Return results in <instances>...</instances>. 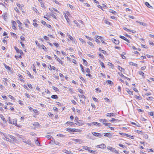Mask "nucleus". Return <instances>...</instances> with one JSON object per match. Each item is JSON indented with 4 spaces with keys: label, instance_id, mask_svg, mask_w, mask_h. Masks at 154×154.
<instances>
[{
    "label": "nucleus",
    "instance_id": "obj_28",
    "mask_svg": "<svg viewBox=\"0 0 154 154\" xmlns=\"http://www.w3.org/2000/svg\"><path fill=\"white\" fill-rule=\"evenodd\" d=\"M82 60L83 62V64L84 65H85V66H87L88 64V62H87V61L84 59H82Z\"/></svg>",
    "mask_w": 154,
    "mask_h": 154
},
{
    "label": "nucleus",
    "instance_id": "obj_4",
    "mask_svg": "<svg viewBox=\"0 0 154 154\" xmlns=\"http://www.w3.org/2000/svg\"><path fill=\"white\" fill-rule=\"evenodd\" d=\"M92 134L93 135L96 137H102V135L100 133H96L95 132H92Z\"/></svg>",
    "mask_w": 154,
    "mask_h": 154
},
{
    "label": "nucleus",
    "instance_id": "obj_17",
    "mask_svg": "<svg viewBox=\"0 0 154 154\" xmlns=\"http://www.w3.org/2000/svg\"><path fill=\"white\" fill-rule=\"evenodd\" d=\"M2 17L5 20H6L7 17V14L6 13L2 15Z\"/></svg>",
    "mask_w": 154,
    "mask_h": 154
},
{
    "label": "nucleus",
    "instance_id": "obj_53",
    "mask_svg": "<svg viewBox=\"0 0 154 154\" xmlns=\"http://www.w3.org/2000/svg\"><path fill=\"white\" fill-rule=\"evenodd\" d=\"M67 6L68 5L69 6V7L71 8V9H73V6L72 5H70L69 4H67Z\"/></svg>",
    "mask_w": 154,
    "mask_h": 154
},
{
    "label": "nucleus",
    "instance_id": "obj_2",
    "mask_svg": "<svg viewBox=\"0 0 154 154\" xmlns=\"http://www.w3.org/2000/svg\"><path fill=\"white\" fill-rule=\"evenodd\" d=\"M66 131H68L69 132H80L82 131V130L80 129H78L75 128H67Z\"/></svg>",
    "mask_w": 154,
    "mask_h": 154
},
{
    "label": "nucleus",
    "instance_id": "obj_34",
    "mask_svg": "<svg viewBox=\"0 0 154 154\" xmlns=\"http://www.w3.org/2000/svg\"><path fill=\"white\" fill-rule=\"evenodd\" d=\"M52 88L55 91H59V89L56 87L53 86Z\"/></svg>",
    "mask_w": 154,
    "mask_h": 154
},
{
    "label": "nucleus",
    "instance_id": "obj_59",
    "mask_svg": "<svg viewBox=\"0 0 154 154\" xmlns=\"http://www.w3.org/2000/svg\"><path fill=\"white\" fill-rule=\"evenodd\" d=\"M25 95L26 97H27V98H30V96L29 94L26 93L25 94Z\"/></svg>",
    "mask_w": 154,
    "mask_h": 154
},
{
    "label": "nucleus",
    "instance_id": "obj_46",
    "mask_svg": "<svg viewBox=\"0 0 154 154\" xmlns=\"http://www.w3.org/2000/svg\"><path fill=\"white\" fill-rule=\"evenodd\" d=\"M67 35L69 38L71 40H72L73 38L69 34H67Z\"/></svg>",
    "mask_w": 154,
    "mask_h": 154
},
{
    "label": "nucleus",
    "instance_id": "obj_24",
    "mask_svg": "<svg viewBox=\"0 0 154 154\" xmlns=\"http://www.w3.org/2000/svg\"><path fill=\"white\" fill-rule=\"evenodd\" d=\"M51 98L52 99H58V96L56 95H53L51 96Z\"/></svg>",
    "mask_w": 154,
    "mask_h": 154
},
{
    "label": "nucleus",
    "instance_id": "obj_39",
    "mask_svg": "<svg viewBox=\"0 0 154 154\" xmlns=\"http://www.w3.org/2000/svg\"><path fill=\"white\" fill-rule=\"evenodd\" d=\"M64 16L65 17L66 20L67 21V22H68V20H69V18H68L67 16H66V14H64Z\"/></svg>",
    "mask_w": 154,
    "mask_h": 154
},
{
    "label": "nucleus",
    "instance_id": "obj_55",
    "mask_svg": "<svg viewBox=\"0 0 154 154\" xmlns=\"http://www.w3.org/2000/svg\"><path fill=\"white\" fill-rule=\"evenodd\" d=\"M15 57L17 59V58L18 57L19 58H22L21 56V55H19L18 56L15 55Z\"/></svg>",
    "mask_w": 154,
    "mask_h": 154
},
{
    "label": "nucleus",
    "instance_id": "obj_40",
    "mask_svg": "<svg viewBox=\"0 0 154 154\" xmlns=\"http://www.w3.org/2000/svg\"><path fill=\"white\" fill-rule=\"evenodd\" d=\"M52 1L54 2H55V3L59 5H61L60 3H59L57 1H56V0H52Z\"/></svg>",
    "mask_w": 154,
    "mask_h": 154
},
{
    "label": "nucleus",
    "instance_id": "obj_16",
    "mask_svg": "<svg viewBox=\"0 0 154 154\" xmlns=\"http://www.w3.org/2000/svg\"><path fill=\"white\" fill-rule=\"evenodd\" d=\"M66 124H68L69 125H70L71 126H72V125H74L75 126V124L72 122H67L66 123Z\"/></svg>",
    "mask_w": 154,
    "mask_h": 154
},
{
    "label": "nucleus",
    "instance_id": "obj_51",
    "mask_svg": "<svg viewBox=\"0 0 154 154\" xmlns=\"http://www.w3.org/2000/svg\"><path fill=\"white\" fill-rule=\"evenodd\" d=\"M35 144H40V143L38 141V140L37 139L35 142Z\"/></svg>",
    "mask_w": 154,
    "mask_h": 154
},
{
    "label": "nucleus",
    "instance_id": "obj_60",
    "mask_svg": "<svg viewBox=\"0 0 154 154\" xmlns=\"http://www.w3.org/2000/svg\"><path fill=\"white\" fill-rule=\"evenodd\" d=\"M51 15L55 19H57V17H56L55 15H54L53 14H52L51 13Z\"/></svg>",
    "mask_w": 154,
    "mask_h": 154
},
{
    "label": "nucleus",
    "instance_id": "obj_47",
    "mask_svg": "<svg viewBox=\"0 0 154 154\" xmlns=\"http://www.w3.org/2000/svg\"><path fill=\"white\" fill-rule=\"evenodd\" d=\"M107 82L109 84H110V85H112L113 84L112 82L110 80H108Z\"/></svg>",
    "mask_w": 154,
    "mask_h": 154
},
{
    "label": "nucleus",
    "instance_id": "obj_50",
    "mask_svg": "<svg viewBox=\"0 0 154 154\" xmlns=\"http://www.w3.org/2000/svg\"><path fill=\"white\" fill-rule=\"evenodd\" d=\"M53 44L57 48L59 46V45L58 43H54Z\"/></svg>",
    "mask_w": 154,
    "mask_h": 154
},
{
    "label": "nucleus",
    "instance_id": "obj_61",
    "mask_svg": "<svg viewBox=\"0 0 154 154\" xmlns=\"http://www.w3.org/2000/svg\"><path fill=\"white\" fill-rule=\"evenodd\" d=\"M99 56L102 59L104 58V56L101 54H99Z\"/></svg>",
    "mask_w": 154,
    "mask_h": 154
},
{
    "label": "nucleus",
    "instance_id": "obj_11",
    "mask_svg": "<svg viewBox=\"0 0 154 154\" xmlns=\"http://www.w3.org/2000/svg\"><path fill=\"white\" fill-rule=\"evenodd\" d=\"M112 41L116 45H118L119 43V40H116L114 38L112 39Z\"/></svg>",
    "mask_w": 154,
    "mask_h": 154
},
{
    "label": "nucleus",
    "instance_id": "obj_48",
    "mask_svg": "<svg viewBox=\"0 0 154 154\" xmlns=\"http://www.w3.org/2000/svg\"><path fill=\"white\" fill-rule=\"evenodd\" d=\"M88 43L91 46L93 47L94 46L93 43L91 42H88Z\"/></svg>",
    "mask_w": 154,
    "mask_h": 154
},
{
    "label": "nucleus",
    "instance_id": "obj_52",
    "mask_svg": "<svg viewBox=\"0 0 154 154\" xmlns=\"http://www.w3.org/2000/svg\"><path fill=\"white\" fill-rule=\"evenodd\" d=\"M135 97L139 99V100H141V98L139 97V96H138L136 95H135Z\"/></svg>",
    "mask_w": 154,
    "mask_h": 154
},
{
    "label": "nucleus",
    "instance_id": "obj_6",
    "mask_svg": "<svg viewBox=\"0 0 154 154\" xmlns=\"http://www.w3.org/2000/svg\"><path fill=\"white\" fill-rule=\"evenodd\" d=\"M75 122H77V123H75V124L78 125L79 126H82L84 124L83 121L82 120H79L76 121Z\"/></svg>",
    "mask_w": 154,
    "mask_h": 154
},
{
    "label": "nucleus",
    "instance_id": "obj_43",
    "mask_svg": "<svg viewBox=\"0 0 154 154\" xmlns=\"http://www.w3.org/2000/svg\"><path fill=\"white\" fill-rule=\"evenodd\" d=\"M118 74L122 77H125V76L121 72H119Z\"/></svg>",
    "mask_w": 154,
    "mask_h": 154
},
{
    "label": "nucleus",
    "instance_id": "obj_25",
    "mask_svg": "<svg viewBox=\"0 0 154 154\" xmlns=\"http://www.w3.org/2000/svg\"><path fill=\"white\" fill-rule=\"evenodd\" d=\"M99 121L103 123H104L105 122H108L106 119H101L99 120Z\"/></svg>",
    "mask_w": 154,
    "mask_h": 154
},
{
    "label": "nucleus",
    "instance_id": "obj_10",
    "mask_svg": "<svg viewBox=\"0 0 154 154\" xmlns=\"http://www.w3.org/2000/svg\"><path fill=\"white\" fill-rule=\"evenodd\" d=\"M12 29H14L15 30L16 29V27L15 26V25L16 24V22L13 20L12 21Z\"/></svg>",
    "mask_w": 154,
    "mask_h": 154
},
{
    "label": "nucleus",
    "instance_id": "obj_29",
    "mask_svg": "<svg viewBox=\"0 0 154 154\" xmlns=\"http://www.w3.org/2000/svg\"><path fill=\"white\" fill-rule=\"evenodd\" d=\"M104 22L105 23L107 24H108L109 25H111V23L109 21H107L106 20H104Z\"/></svg>",
    "mask_w": 154,
    "mask_h": 154
},
{
    "label": "nucleus",
    "instance_id": "obj_35",
    "mask_svg": "<svg viewBox=\"0 0 154 154\" xmlns=\"http://www.w3.org/2000/svg\"><path fill=\"white\" fill-rule=\"evenodd\" d=\"M103 124L104 125L106 126L111 125V124L110 123H103Z\"/></svg>",
    "mask_w": 154,
    "mask_h": 154
},
{
    "label": "nucleus",
    "instance_id": "obj_12",
    "mask_svg": "<svg viewBox=\"0 0 154 154\" xmlns=\"http://www.w3.org/2000/svg\"><path fill=\"white\" fill-rule=\"evenodd\" d=\"M119 37L120 38L123 39L124 40L126 41L128 43H129L130 42L129 41L127 38H126L124 36L120 35L119 36Z\"/></svg>",
    "mask_w": 154,
    "mask_h": 154
},
{
    "label": "nucleus",
    "instance_id": "obj_41",
    "mask_svg": "<svg viewBox=\"0 0 154 154\" xmlns=\"http://www.w3.org/2000/svg\"><path fill=\"white\" fill-rule=\"evenodd\" d=\"M127 92L129 94L131 95H133V92L130 91L129 89H128V91H127Z\"/></svg>",
    "mask_w": 154,
    "mask_h": 154
},
{
    "label": "nucleus",
    "instance_id": "obj_19",
    "mask_svg": "<svg viewBox=\"0 0 154 154\" xmlns=\"http://www.w3.org/2000/svg\"><path fill=\"white\" fill-rule=\"evenodd\" d=\"M118 69L121 72H124L125 71V69L120 66H118Z\"/></svg>",
    "mask_w": 154,
    "mask_h": 154
},
{
    "label": "nucleus",
    "instance_id": "obj_64",
    "mask_svg": "<svg viewBox=\"0 0 154 154\" xmlns=\"http://www.w3.org/2000/svg\"><path fill=\"white\" fill-rule=\"evenodd\" d=\"M149 44L150 45H154V43L153 42H151L149 40Z\"/></svg>",
    "mask_w": 154,
    "mask_h": 154
},
{
    "label": "nucleus",
    "instance_id": "obj_56",
    "mask_svg": "<svg viewBox=\"0 0 154 154\" xmlns=\"http://www.w3.org/2000/svg\"><path fill=\"white\" fill-rule=\"evenodd\" d=\"M20 38L22 41H25V38L23 37V36H21L20 37Z\"/></svg>",
    "mask_w": 154,
    "mask_h": 154
},
{
    "label": "nucleus",
    "instance_id": "obj_33",
    "mask_svg": "<svg viewBox=\"0 0 154 154\" xmlns=\"http://www.w3.org/2000/svg\"><path fill=\"white\" fill-rule=\"evenodd\" d=\"M80 66L81 68V70H82V72H85V71L84 69V68H83L84 67L81 64H80Z\"/></svg>",
    "mask_w": 154,
    "mask_h": 154
},
{
    "label": "nucleus",
    "instance_id": "obj_15",
    "mask_svg": "<svg viewBox=\"0 0 154 154\" xmlns=\"http://www.w3.org/2000/svg\"><path fill=\"white\" fill-rule=\"evenodd\" d=\"M3 65L7 69L10 71L11 70L10 67L9 66H7L5 63H4Z\"/></svg>",
    "mask_w": 154,
    "mask_h": 154
},
{
    "label": "nucleus",
    "instance_id": "obj_5",
    "mask_svg": "<svg viewBox=\"0 0 154 154\" xmlns=\"http://www.w3.org/2000/svg\"><path fill=\"white\" fill-rule=\"evenodd\" d=\"M54 55L55 59L58 61L60 64H62L63 66V64L62 62V61L56 55H55L54 54Z\"/></svg>",
    "mask_w": 154,
    "mask_h": 154
},
{
    "label": "nucleus",
    "instance_id": "obj_1",
    "mask_svg": "<svg viewBox=\"0 0 154 154\" xmlns=\"http://www.w3.org/2000/svg\"><path fill=\"white\" fill-rule=\"evenodd\" d=\"M1 133L4 136V137H2V138L4 139L9 142L14 141V140L15 137L14 136L11 135H7L6 134H3L1 132Z\"/></svg>",
    "mask_w": 154,
    "mask_h": 154
},
{
    "label": "nucleus",
    "instance_id": "obj_14",
    "mask_svg": "<svg viewBox=\"0 0 154 154\" xmlns=\"http://www.w3.org/2000/svg\"><path fill=\"white\" fill-rule=\"evenodd\" d=\"M96 147L101 149H105L106 148V145H97Z\"/></svg>",
    "mask_w": 154,
    "mask_h": 154
},
{
    "label": "nucleus",
    "instance_id": "obj_21",
    "mask_svg": "<svg viewBox=\"0 0 154 154\" xmlns=\"http://www.w3.org/2000/svg\"><path fill=\"white\" fill-rule=\"evenodd\" d=\"M33 126L36 127H39L40 126L39 124L37 122H34L33 123Z\"/></svg>",
    "mask_w": 154,
    "mask_h": 154
},
{
    "label": "nucleus",
    "instance_id": "obj_36",
    "mask_svg": "<svg viewBox=\"0 0 154 154\" xmlns=\"http://www.w3.org/2000/svg\"><path fill=\"white\" fill-rule=\"evenodd\" d=\"M120 134L122 135L126 136V137H129V135L125 133H120Z\"/></svg>",
    "mask_w": 154,
    "mask_h": 154
},
{
    "label": "nucleus",
    "instance_id": "obj_54",
    "mask_svg": "<svg viewBox=\"0 0 154 154\" xmlns=\"http://www.w3.org/2000/svg\"><path fill=\"white\" fill-rule=\"evenodd\" d=\"M42 49L45 51H46L47 49L44 46V45H42Z\"/></svg>",
    "mask_w": 154,
    "mask_h": 154
},
{
    "label": "nucleus",
    "instance_id": "obj_27",
    "mask_svg": "<svg viewBox=\"0 0 154 154\" xmlns=\"http://www.w3.org/2000/svg\"><path fill=\"white\" fill-rule=\"evenodd\" d=\"M27 74L31 78H34V76L33 75H31L30 73L28 71H27Z\"/></svg>",
    "mask_w": 154,
    "mask_h": 154
},
{
    "label": "nucleus",
    "instance_id": "obj_30",
    "mask_svg": "<svg viewBox=\"0 0 154 154\" xmlns=\"http://www.w3.org/2000/svg\"><path fill=\"white\" fill-rule=\"evenodd\" d=\"M139 73L140 75H142L143 76V77L144 76V73L143 72L141 71H139Z\"/></svg>",
    "mask_w": 154,
    "mask_h": 154
},
{
    "label": "nucleus",
    "instance_id": "obj_44",
    "mask_svg": "<svg viewBox=\"0 0 154 154\" xmlns=\"http://www.w3.org/2000/svg\"><path fill=\"white\" fill-rule=\"evenodd\" d=\"M41 5V6L42 7L45 8V5H44L43 3L42 2H40Z\"/></svg>",
    "mask_w": 154,
    "mask_h": 154
},
{
    "label": "nucleus",
    "instance_id": "obj_37",
    "mask_svg": "<svg viewBox=\"0 0 154 154\" xmlns=\"http://www.w3.org/2000/svg\"><path fill=\"white\" fill-rule=\"evenodd\" d=\"M73 22H74V23L77 26H78V27L79 26V23H78V22L77 21H76L75 20H74L73 21Z\"/></svg>",
    "mask_w": 154,
    "mask_h": 154
},
{
    "label": "nucleus",
    "instance_id": "obj_32",
    "mask_svg": "<svg viewBox=\"0 0 154 154\" xmlns=\"http://www.w3.org/2000/svg\"><path fill=\"white\" fill-rule=\"evenodd\" d=\"M130 64L134 66H137V64L136 63H134L132 62H131L129 63Z\"/></svg>",
    "mask_w": 154,
    "mask_h": 154
},
{
    "label": "nucleus",
    "instance_id": "obj_31",
    "mask_svg": "<svg viewBox=\"0 0 154 154\" xmlns=\"http://www.w3.org/2000/svg\"><path fill=\"white\" fill-rule=\"evenodd\" d=\"M109 12H110V13H112L114 14H116V11L111 9L110 10Z\"/></svg>",
    "mask_w": 154,
    "mask_h": 154
},
{
    "label": "nucleus",
    "instance_id": "obj_38",
    "mask_svg": "<svg viewBox=\"0 0 154 154\" xmlns=\"http://www.w3.org/2000/svg\"><path fill=\"white\" fill-rule=\"evenodd\" d=\"M85 37L86 38L88 39L89 40H90L91 41H92V40H93V38H91V37H90L88 36H87V35H85Z\"/></svg>",
    "mask_w": 154,
    "mask_h": 154
},
{
    "label": "nucleus",
    "instance_id": "obj_58",
    "mask_svg": "<svg viewBox=\"0 0 154 154\" xmlns=\"http://www.w3.org/2000/svg\"><path fill=\"white\" fill-rule=\"evenodd\" d=\"M8 97H9V98H10L13 100H14V97L11 95H8Z\"/></svg>",
    "mask_w": 154,
    "mask_h": 154
},
{
    "label": "nucleus",
    "instance_id": "obj_20",
    "mask_svg": "<svg viewBox=\"0 0 154 154\" xmlns=\"http://www.w3.org/2000/svg\"><path fill=\"white\" fill-rule=\"evenodd\" d=\"M100 62V64L101 66L102 67V68H104L105 67V66L104 65V63L102 62L100 60H99Z\"/></svg>",
    "mask_w": 154,
    "mask_h": 154
},
{
    "label": "nucleus",
    "instance_id": "obj_8",
    "mask_svg": "<svg viewBox=\"0 0 154 154\" xmlns=\"http://www.w3.org/2000/svg\"><path fill=\"white\" fill-rule=\"evenodd\" d=\"M14 48L17 53H20L21 55L23 54V52L21 50H19L18 48L16 46H15Z\"/></svg>",
    "mask_w": 154,
    "mask_h": 154
},
{
    "label": "nucleus",
    "instance_id": "obj_3",
    "mask_svg": "<svg viewBox=\"0 0 154 154\" xmlns=\"http://www.w3.org/2000/svg\"><path fill=\"white\" fill-rule=\"evenodd\" d=\"M8 119L9 121V123L11 124L15 125L17 124L16 122H17V120H16L13 119L12 120H11L10 118V117H9Z\"/></svg>",
    "mask_w": 154,
    "mask_h": 154
},
{
    "label": "nucleus",
    "instance_id": "obj_42",
    "mask_svg": "<svg viewBox=\"0 0 154 154\" xmlns=\"http://www.w3.org/2000/svg\"><path fill=\"white\" fill-rule=\"evenodd\" d=\"M83 148L85 150H87L88 149H89V147L87 146H83Z\"/></svg>",
    "mask_w": 154,
    "mask_h": 154
},
{
    "label": "nucleus",
    "instance_id": "obj_13",
    "mask_svg": "<svg viewBox=\"0 0 154 154\" xmlns=\"http://www.w3.org/2000/svg\"><path fill=\"white\" fill-rule=\"evenodd\" d=\"M17 23L18 24V27L19 28V29L20 30H22L23 28L21 26V25L22 23L20 22L18 20H17Z\"/></svg>",
    "mask_w": 154,
    "mask_h": 154
},
{
    "label": "nucleus",
    "instance_id": "obj_63",
    "mask_svg": "<svg viewBox=\"0 0 154 154\" xmlns=\"http://www.w3.org/2000/svg\"><path fill=\"white\" fill-rule=\"evenodd\" d=\"M86 76H88L89 77V78H91L92 77V75L89 73H88V74H86Z\"/></svg>",
    "mask_w": 154,
    "mask_h": 154
},
{
    "label": "nucleus",
    "instance_id": "obj_7",
    "mask_svg": "<svg viewBox=\"0 0 154 154\" xmlns=\"http://www.w3.org/2000/svg\"><path fill=\"white\" fill-rule=\"evenodd\" d=\"M116 114L115 113H107L106 114V116L108 117H111L113 116H115Z\"/></svg>",
    "mask_w": 154,
    "mask_h": 154
},
{
    "label": "nucleus",
    "instance_id": "obj_23",
    "mask_svg": "<svg viewBox=\"0 0 154 154\" xmlns=\"http://www.w3.org/2000/svg\"><path fill=\"white\" fill-rule=\"evenodd\" d=\"M63 152L65 153L68 154H70V153H71V152L70 151H68L66 149L63 150Z\"/></svg>",
    "mask_w": 154,
    "mask_h": 154
},
{
    "label": "nucleus",
    "instance_id": "obj_18",
    "mask_svg": "<svg viewBox=\"0 0 154 154\" xmlns=\"http://www.w3.org/2000/svg\"><path fill=\"white\" fill-rule=\"evenodd\" d=\"M0 117L4 122H7L6 120H5L4 116L2 115H0Z\"/></svg>",
    "mask_w": 154,
    "mask_h": 154
},
{
    "label": "nucleus",
    "instance_id": "obj_26",
    "mask_svg": "<svg viewBox=\"0 0 154 154\" xmlns=\"http://www.w3.org/2000/svg\"><path fill=\"white\" fill-rule=\"evenodd\" d=\"M145 5L146 6H147L148 8H150L152 7L150 5V4L148 2H145Z\"/></svg>",
    "mask_w": 154,
    "mask_h": 154
},
{
    "label": "nucleus",
    "instance_id": "obj_45",
    "mask_svg": "<svg viewBox=\"0 0 154 154\" xmlns=\"http://www.w3.org/2000/svg\"><path fill=\"white\" fill-rule=\"evenodd\" d=\"M153 99V97H148V98H147V100H152Z\"/></svg>",
    "mask_w": 154,
    "mask_h": 154
},
{
    "label": "nucleus",
    "instance_id": "obj_22",
    "mask_svg": "<svg viewBox=\"0 0 154 154\" xmlns=\"http://www.w3.org/2000/svg\"><path fill=\"white\" fill-rule=\"evenodd\" d=\"M107 148L111 152L112 151H113V150H114V149H115V148H113L112 147H110V146H108L107 147Z\"/></svg>",
    "mask_w": 154,
    "mask_h": 154
},
{
    "label": "nucleus",
    "instance_id": "obj_62",
    "mask_svg": "<svg viewBox=\"0 0 154 154\" xmlns=\"http://www.w3.org/2000/svg\"><path fill=\"white\" fill-rule=\"evenodd\" d=\"M74 140L75 142H76L77 143H79L80 142V140L79 139H75Z\"/></svg>",
    "mask_w": 154,
    "mask_h": 154
},
{
    "label": "nucleus",
    "instance_id": "obj_49",
    "mask_svg": "<svg viewBox=\"0 0 154 154\" xmlns=\"http://www.w3.org/2000/svg\"><path fill=\"white\" fill-rule=\"evenodd\" d=\"M113 153H116V154H120V153H119L118 151L117 150H116L115 149L114 150V152Z\"/></svg>",
    "mask_w": 154,
    "mask_h": 154
},
{
    "label": "nucleus",
    "instance_id": "obj_9",
    "mask_svg": "<svg viewBox=\"0 0 154 154\" xmlns=\"http://www.w3.org/2000/svg\"><path fill=\"white\" fill-rule=\"evenodd\" d=\"M104 134V136L105 137H112V134L110 133H103Z\"/></svg>",
    "mask_w": 154,
    "mask_h": 154
},
{
    "label": "nucleus",
    "instance_id": "obj_57",
    "mask_svg": "<svg viewBox=\"0 0 154 154\" xmlns=\"http://www.w3.org/2000/svg\"><path fill=\"white\" fill-rule=\"evenodd\" d=\"M86 71L88 73H90V70L89 68H87L86 69Z\"/></svg>",
    "mask_w": 154,
    "mask_h": 154
}]
</instances>
